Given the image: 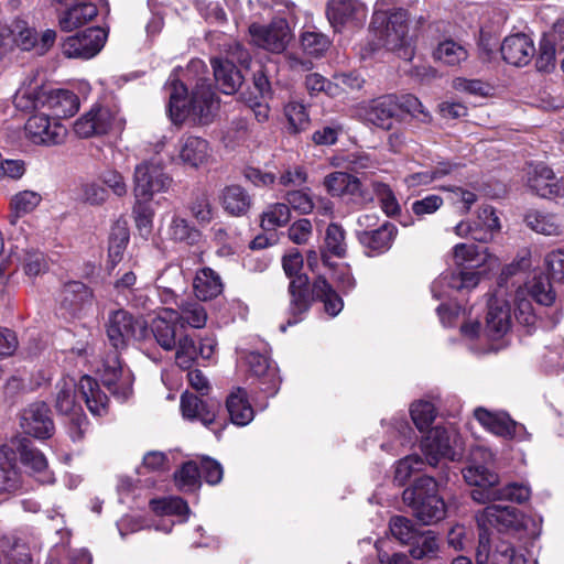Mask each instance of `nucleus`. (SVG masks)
Here are the masks:
<instances>
[{"instance_id": "29", "label": "nucleus", "mask_w": 564, "mask_h": 564, "mask_svg": "<svg viewBox=\"0 0 564 564\" xmlns=\"http://www.w3.org/2000/svg\"><path fill=\"white\" fill-rule=\"evenodd\" d=\"M203 398L199 394H193L188 390L184 391L181 395L182 416L184 420L198 421L209 427L215 422L216 412Z\"/></svg>"}, {"instance_id": "18", "label": "nucleus", "mask_w": 564, "mask_h": 564, "mask_svg": "<svg viewBox=\"0 0 564 564\" xmlns=\"http://www.w3.org/2000/svg\"><path fill=\"white\" fill-rule=\"evenodd\" d=\"M360 110L366 121L383 130H390L394 121H400L398 97L386 95L364 105Z\"/></svg>"}, {"instance_id": "57", "label": "nucleus", "mask_w": 564, "mask_h": 564, "mask_svg": "<svg viewBox=\"0 0 564 564\" xmlns=\"http://www.w3.org/2000/svg\"><path fill=\"white\" fill-rule=\"evenodd\" d=\"M326 250L338 257L343 258L346 254L345 230L341 226L332 223L328 225L325 235Z\"/></svg>"}, {"instance_id": "42", "label": "nucleus", "mask_w": 564, "mask_h": 564, "mask_svg": "<svg viewBox=\"0 0 564 564\" xmlns=\"http://www.w3.org/2000/svg\"><path fill=\"white\" fill-rule=\"evenodd\" d=\"M180 156L191 166L198 167L210 158L209 143L199 137H188L182 145Z\"/></svg>"}, {"instance_id": "59", "label": "nucleus", "mask_w": 564, "mask_h": 564, "mask_svg": "<svg viewBox=\"0 0 564 564\" xmlns=\"http://www.w3.org/2000/svg\"><path fill=\"white\" fill-rule=\"evenodd\" d=\"M200 486L202 480L198 464L193 460L184 463L178 469V489L184 488L186 491H196Z\"/></svg>"}, {"instance_id": "46", "label": "nucleus", "mask_w": 564, "mask_h": 564, "mask_svg": "<svg viewBox=\"0 0 564 564\" xmlns=\"http://www.w3.org/2000/svg\"><path fill=\"white\" fill-rule=\"evenodd\" d=\"M93 558L87 550H67L65 543L55 544L47 556L45 564H91Z\"/></svg>"}, {"instance_id": "36", "label": "nucleus", "mask_w": 564, "mask_h": 564, "mask_svg": "<svg viewBox=\"0 0 564 564\" xmlns=\"http://www.w3.org/2000/svg\"><path fill=\"white\" fill-rule=\"evenodd\" d=\"M98 14V9L94 3L80 1L59 14V26L65 32H72L82 28Z\"/></svg>"}, {"instance_id": "53", "label": "nucleus", "mask_w": 564, "mask_h": 564, "mask_svg": "<svg viewBox=\"0 0 564 564\" xmlns=\"http://www.w3.org/2000/svg\"><path fill=\"white\" fill-rule=\"evenodd\" d=\"M284 115L289 121V130L297 133L308 126L310 117L306 107L295 100L289 101L284 107Z\"/></svg>"}, {"instance_id": "32", "label": "nucleus", "mask_w": 564, "mask_h": 564, "mask_svg": "<svg viewBox=\"0 0 564 564\" xmlns=\"http://www.w3.org/2000/svg\"><path fill=\"white\" fill-rule=\"evenodd\" d=\"M43 105L46 106L56 118L74 116L79 109V99L68 89H52L45 94Z\"/></svg>"}, {"instance_id": "23", "label": "nucleus", "mask_w": 564, "mask_h": 564, "mask_svg": "<svg viewBox=\"0 0 564 564\" xmlns=\"http://www.w3.org/2000/svg\"><path fill=\"white\" fill-rule=\"evenodd\" d=\"M178 241L193 248L189 256H182L178 262L182 275L184 279H187L193 271L192 265H200L203 263L202 235L197 229L189 227L185 220L178 219Z\"/></svg>"}, {"instance_id": "58", "label": "nucleus", "mask_w": 564, "mask_h": 564, "mask_svg": "<svg viewBox=\"0 0 564 564\" xmlns=\"http://www.w3.org/2000/svg\"><path fill=\"white\" fill-rule=\"evenodd\" d=\"M129 241L128 228L122 224H116L109 237V258L112 263L120 261Z\"/></svg>"}, {"instance_id": "2", "label": "nucleus", "mask_w": 564, "mask_h": 564, "mask_svg": "<svg viewBox=\"0 0 564 564\" xmlns=\"http://www.w3.org/2000/svg\"><path fill=\"white\" fill-rule=\"evenodd\" d=\"M482 251L474 243H458L454 248L456 270L443 272L431 285L433 297L442 300L451 296L452 291L469 292L480 281L476 269L485 261Z\"/></svg>"}, {"instance_id": "17", "label": "nucleus", "mask_w": 564, "mask_h": 564, "mask_svg": "<svg viewBox=\"0 0 564 564\" xmlns=\"http://www.w3.org/2000/svg\"><path fill=\"white\" fill-rule=\"evenodd\" d=\"M326 14L332 26L339 31L348 24L361 25L367 18V8L359 0H328Z\"/></svg>"}, {"instance_id": "64", "label": "nucleus", "mask_w": 564, "mask_h": 564, "mask_svg": "<svg viewBox=\"0 0 564 564\" xmlns=\"http://www.w3.org/2000/svg\"><path fill=\"white\" fill-rule=\"evenodd\" d=\"M193 217L200 224H207L212 220L213 210L208 195L205 191H197L188 206Z\"/></svg>"}, {"instance_id": "38", "label": "nucleus", "mask_w": 564, "mask_h": 564, "mask_svg": "<svg viewBox=\"0 0 564 564\" xmlns=\"http://www.w3.org/2000/svg\"><path fill=\"white\" fill-rule=\"evenodd\" d=\"M17 453L9 446L0 447V494L10 492L19 487Z\"/></svg>"}, {"instance_id": "33", "label": "nucleus", "mask_w": 564, "mask_h": 564, "mask_svg": "<svg viewBox=\"0 0 564 564\" xmlns=\"http://www.w3.org/2000/svg\"><path fill=\"white\" fill-rule=\"evenodd\" d=\"M212 66L219 89L226 95L236 93L243 82V76L232 61L215 57L212 59Z\"/></svg>"}, {"instance_id": "11", "label": "nucleus", "mask_w": 564, "mask_h": 564, "mask_svg": "<svg viewBox=\"0 0 564 564\" xmlns=\"http://www.w3.org/2000/svg\"><path fill=\"white\" fill-rule=\"evenodd\" d=\"M126 119L117 109L108 106L94 105L74 123V131L79 138H91L109 132L111 129L122 130Z\"/></svg>"}, {"instance_id": "34", "label": "nucleus", "mask_w": 564, "mask_h": 564, "mask_svg": "<svg viewBox=\"0 0 564 564\" xmlns=\"http://www.w3.org/2000/svg\"><path fill=\"white\" fill-rule=\"evenodd\" d=\"M226 408L230 421L237 426H246L254 417V411L248 400V393L241 387L235 388L229 393L226 400Z\"/></svg>"}, {"instance_id": "48", "label": "nucleus", "mask_w": 564, "mask_h": 564, "mask_svg": "<svg viewBox=\"0 0 564 564\" xmlns=\"http://www.w3.org/2000/svg\"><path fill=\"white\" fill-rule=\"evenodd\" d=\"M525 289L536 304L550 306L555 301V292L547 276L535 275L527 283Z\"/></svg>"}, {"instance_id": "25", "label": "nucleus", "mask_w": 564, "mask_h": 564, "mask_svg": "<svg viewBox=\"0 0 564 564\" xmlns=\"http://www.w3.org/2000/svg\"><path fill=\"white\" fill-rule=\"evenodd\" d=\"M527 176L528 187L538 196L553 198L558 195L561 180L544 163L530 164Z\"/></svg>"}, {"instance_id": "52", "label": "nucleus", "mask_w": 564, "mask_h": 564, "mask_svg": "<svg viewBox=\"0 0 564 564\" xmlns=\"http://www.w3.org/2000/svg\"><path fill=\"white\" fill-rule=\"evenodd\" d=\"M290 208L285 203L270 205L262 214L261 226L264 230H274L290 220Z\"/></svg>"}, {"instance_id": "12", "label": "nucleus", "mask_w": 564, "mask_h": 564, "mask_svg": "<svg viewBox=\"0 0 564 564\" xmlns=\"http://www.w3.org/2000/svg\"><path fill=\"white\" fill-rule=\"evenodd\" d=\"M102 384L119 401H126L132 394L133 375L121 364L117 351H109L99 368Z\"/></svg>"}, {"instance_id": "14", "label": "nucleus", "mask_w": 564, "mask_h": 564, "mask_svg": "<svg viewBox=\"0 0 564 564\" xmlns=\"http://www.w3.org/2000/svg\"><path fill=\"white\" fill-rule=\"evenodd\" d=\"M171 182L172 178L165 175L160 162H142L134 169V198L151 199L154 193L164 191Z\"/></svg>"}, {"instance_id": "16", "label": "nucleus", "mask_w": 564, "mask_h": 564, "mask_svg": "<svg viewBox=\"0 0 564 564\" xmlns=\"http://www.w3.org/2000/svg\"><path fill=\"white\" fill-rule=\"evenodd\" d=\"M474 416L482 427L505 440L524 441L528 437L524 425L513 421L506 412H491L485 408H477Z\"/></svg>"}, {"instance_id": "21", "label": "nucleus", "mask_w": 564, "mask_h": 564, "mask_svg": "<svg viewBox=\"0 0 564 564\" xmlns=\"http://www.w3.org/2000/svg\"><path fill=\"white\" fill-rule=\"evenodd\" d=\"M246 361L250 373L259 380V389L267 395L273 397L280 388V377L276 366L264 355L251 351Z\"/></svg>"}, {"instance_id": "6", "label": "nucleus", "mask_w": 564, "mask_h": 564, "mask_svg": "<svg viewBox=\"0 0 564 564\" xmlns=\"http://www.w3.org/2000/svg\"><path fill=\"white\" fill-rule=\"evenodd\" d=\"M283 269L285 274L291 279L289 292L291 295L290 314L291 317L286 324H282L280 329L286 330L288 326H292L302 321V315L308 311L311 297L308 294V279L301 273L303 268V257L299 251L290 252L283 257Z\"/></svg>"}, {"instance_id": "60", "label": "nucleus", "mask_w": 564, "mask_h": 564, "mask_svg": "<svg viewBox=\"0 0 564 564\" xmlns=\"http://www.w3.org/2000/svg\"><path fill=\"white\" fill-rule=\"evenodd\" d=\"M425 462L419 455H409L397 463L394 479L403 485L414 473L422 471Z\"/></svg>"}, {"instance_id": "27", "label": "nucleus", "mask_w": 564, "mask_h": 564, "mask_svg": "<svg viewBox=\"0 0 564 564\" xmlns=\"http://www.w3.org/2000/svg\"><path fill=\"white\" fill-rule=\"evenodd\" d=\"M511 326V307L507 301L491 299L488 303L485 334L488 338L499 339L503 337Z\"/></svg>"}, {"instance_id": "44", "label": "nucleus", "mask_w": 564, "mask_h": 564, "mask_svg": "<svg viewBox=\"0 0 564 564\" xmlns=\"http://www.w3.org/2000/svg\"><path fill=\"white\" fill-rule=\"evenodd\" d=\"M20 455L23 465L30 467L37 474V479L41 482L50 484L53 481V475L47 469V460L42 452L26 444H22Z\"/></svg>"}, {"instance_id": "35", "label": "nucleus", "mask_w": 564, "mask_h": 564, "mask_svg": "<svg viewBox=\"0 0 564 564\" xmlns=\"http://www.w3.org/2000/svg\"><path fill=\"white\" fill-rule=\"evenodd\" d=\"M78 388L89 412L93 415L102 416L107 414L109 399L94 378L89 376L82 377Z\"/></svg>"}, {"instance_id": "31", "label": "nucleus", "mask_w": 564, "mask_h": 564, "mask_svg": "<svg viewBox=\"0 0 564 564\" xmlns=\"http://www.w3.org/2000/svg\"><path fill=\"white\" fill-rule=\"evenodd\" d=\"M151 332L158 344L165 350L176 346V314L171 307L163 308L153 319Z\"/></svg>"}, {"instance_id": "37", "label": "nucleus", "mask_w": 564, "mask_h": 564, "mask_svg": "<svg viewBox=\"0 0 564 564\" xmlns=\"http://www.w3.org/2000/svg\"><path fill=\"white\" fill-rule=\"evenodd\" d=\"M220 203L227 214L242 217L251 208L252 198L242 186L232 184L221 191Z\"/></svg>"}, {"instance_id": "51", "label": "nucleus", "mask_w": 564, "mask_h": 564, "mask_svg": "<svg viewBox=\"0 0 564 564\" xmlns=\"http://www.w3.org/2000/svg\"><path fill=\"white\" fill-rule=\"evenodd\" d=\"M207 322V313L198 302H188L178 311V325L202 328Z\"/></svg>"}, {"instance_id": "26", "label": "nucleus", "mask_w": 564, "mask_h": 564, "mask_svg": "<svg viewBox=\"0 0 564 564\" xmlns=\"http://www.w3.org/2000/svg\"><path fill=\"white\" fill-rule=\"evenodd\" d=\"M93 304L91 291L79 281L66 283L61 291V308L72 316H80Z\"/></svg>"}, {"instance_id": "39", "label": "nucleus", "mask_w": 564, "mask_h": 564, "mask_svg": "<svg viewBox=\"0 0 564 564\" xmlns=\"http://www.w3.org/2000/svg\"><path fill=\"white\" fill-rule=\"evenodd\" d=\"M42 196L35 191H21L10 199V213L8 220L11 226H17L21 217L32 213L41 203Z\"/></svg>"}, {"instance_id": "28", "label": "nucleus", "mask_w": 564, "mask_h": 564, "mask_svg": "<svg viewBox=\"0 0 564 564\" xmlns=\"http://www.w3.org/2000/svg\"><path fill=\"white\" fill-rule=\"evenodd\" d=\"M327 193L332 196H349L352 199L366 200L360 181L345 172H333L323 182Z\"/></svg>"}, {"instance_id": "15", "label": "nucleus", "mask_w": 564, "mask_h": 564, "mask_svg": "<svg viewBox=\"0 0 564 564\" xmlns=\"http://www.w3.org/2000/svg\"><path fill=\"white\" fill-rule=\"evenodd\" d=\"M24 129L28 139L37 145L59 144L67 134V129L57 119L44 113L31 116L26 120Z\"/></svg>"}, {"instance_id": "50", "label": "nucleus", "mask_w": 564, "mask_h": 564, "mask_svg": "<svg viewBox=\"0 0 564 564\" xmlns=\"http://www.w3.org/2000/svg\"><path fill=\"white\" fill-rule=\"evenodd\" d=\"M433 54L437 61L449 66L458 65L468 56L466 48L453 40L441 42Z\"/></svg>"}, {"instance_id": "10", "label": "nucleus", "mask_w": 564, "mask_h": 564, "mask_svg": "<svg viewBox=\"0 0 564 564\" xmlns=\"http://www.w3.org/2000/svg\"><path fill=\"white\" fill-rule=\"evenodd\" d=\"M457 447L458 433L453 425L434 426L421 443L426 463L432 467H436L443 458L452 462L456 460L460 456Z\"/></svg>"}, {"instance_id": "5", "label": "nucleus", "mask_w": 564, "mask_h": 564, "mask_svg": "<svg viewBox=\"0 0 564 564\" xmlns=\"http://www.w3.org/2000/svg\"><path fill=\"white\" fill-rule=\"evenodd\" d=\"M380 23L381 29L376 31L379 43L389 51L395 52L399 57L411 61L414 52L411 39L408 35V12L403 9L392 11L388 17L376 13L372 24Z\"/></svg>"}, {"instance_id": "54", "label": "nucleus", "mask_w": 564, "mask_h": 564, "mask_svg": "<svg viewBox=\"0 0 564 564\" xmlns=\"http://www.w3.org/2000/svg\"><path fill=\"white\" fill-rule=\"evenodd\" d=\"M392 431L395 434V443H383L381 448L391 454H397V446H406L414 440V431L405 419H395L392 424Z\"/></svg>"}, {"instance_id": "1", "label": "nucleus", "mask_w": 564, "mask_h": 564, "mask_svg": "<svg viewBox=\"0 0 564 564\" xmlns=\"http://www.w3.org/2000/svg\"><path fill=\"white\" fill-rule=\"evenodd\" d=\"M494 454L490 449L477 446L471 449L469 464L462 473L465 481L480 489L471 492L474 500L479 502L507 500L523 503L531 496V488L527 484L510 482L502 488H497L498 474L492 469Z\"/></svg>"}, {"instance_id": "41", "label": "nucleus", "mask_w": 564, "mask_h": 564, "mask_svg": "<svg viewBox=\"0 0 564 564\" xmlns=\"http://www.w3.org/2000/svg\"><path fill=\"white\" fill-rule=\"evenodd\" d=\"M312 296L314 300L324 303L325 312L330 316H336L344 307L341 297L335 292L325 278L315 279L312 286Z\"/></svg>"}, {"instance_id": "47", "label": "nucleus", "mask_w": 564, "mask_h": 564, "mask_svg": "<svg viewBox=\"0 0 564 564\" xmlns=\"http://www.w3.org/2000/svg\"><path fill=\"white\" fill-rule=\"evenodd\" d=\"M525 223L532 230L545 236H560L563 232L562 223L553 214L530 212L525 216Z\"/></svg>"}, {"instance_id": "40", "label": "nucleus", "mask_w": 564, "mask_h": 564, "mask_svg": "<svg viewBox=\"0 0 564 564\" xmlns=\"http://www.w3.org/2000/svg\"><path fill=\"white\" fill-rule=\"evenodd\" d=\"M214 341L205 339L199 343L197 348L195 341L188 336L178 338V368H188V364L194 361L199 355L204 359H209L214 352Z\"/></svg>"}, {"instance_id": "62", "label": "nucleus", "mask_w": 564, "mask_h": 564, "mask_svg": "<svg viewBox=\"0 0 564 564\" xmlns=\"http://www.w3.org/2000/svg\"><path fill=\"white\" fill-rule=\"evenodd\" d=\"M389 527L391 534L403 544H410L420 531L411 520L401 516L391 518Z\"/></svg>"}, {"instance_id": "13", "label": "nucleus", "mask_w": 564, "mask_h": 564, "mask_svg": "<svg viewBox=\"0 0 564 564\" xmlns=\"http://www.w3.org/2000/svg\"><path fill=\"white\" fill-rule=\"evenodd\" d=\"M107 37L108 33L105 29L88 28L66 37L62 45L63 53L69 58H93L102 50Z\"/></svg>"}, {"instance_id": "3", "label": "nucleus", "mask_w": 564, "mask_h": 564, "mask_svg": "<svg viewBox=\"0 0 564 564\" xmlns=\"http://www.w3.org/2000/svg\"><path fill=\"white\" fill-rule=\"evenodd\" d=\"M476 522L479 530L478 546L476 550V563L487 564L489 562V530L491 528L499 532L527 531L530 535L538 533L535 529L529 530V522L535 527V522L522 514L517 508L489 505L476 514Z\"/></svg>"}, {"instance_id": "43", "label": "nucleus", "mask_w": 564, "mask_h": 564, "mask_svg": "<svg viewBox=\"0 0 564 564\" xmlns=\"http://www.w3.org/2000/svg\"><path fill=\"white\" fill-rule=\"evenodd\" d=\"M151 510L160 518L154 524L155 530L171 533L175 524L176 499L174 497H162L150 500Z\"/></svg>"}, {"instance_id": "8", "label": "nucleus", "mask_w": 564, "mask_h": 564, "mask_svg": "<svg viewBox=\"0 0 564 564\" xmlns=\"http://www.w3.org/2000/svg\"><path fill=\"white\" fill-rule=\"evenodd\" d=\"M76 387L75 378L64 376L55 384L54 398L56 411L69 417L68 432L73 441L83 437L84 427L87 424V419L76 400Z\"/></svg>"}, {"instance_id": "45", "label": "nucleus", "mask_w": 564, "mask_h": 564, "mask_svg": "<svg viewBox=\"0 0 564 564\" xmlns=\"http://www.w3.org/2000/svg\"><path fill=\"white\" fill-rule=\"evenodd\" d=\"M409 545L410 554L415 560H431L438 552V541L432 530L419 531Z\"/></svg>"}, {"instance_id": "30", "label": "nucleus", "mask_w": 564, "mask_h": 564, "mask_svg": "<svg viewBox=\"0 0 564 564\" xmlns=\"http://www.w3.org/2000/svg\"><path fill=\"white\" fill-rule=\"evenodd\" d=\"M193 291L200 301H209L223 293L224 283L220 275L209 267L194 270Z\"/></svg>"}, {"instance_id": "56", "label": "nucleus", "mask_w": 564, "mask_h": 564, "mask_svg": "<svg viewBox=\"0 0 564 564\" xmlns=\"http://www.w3.org/2000/svg\"><path fill=\"white\" fill-rule=\"evenodd\" d=\"M23 270L29 276H36L48 269L44 254L34 249H22L20 256Z\"/></svg>"}, {"instance_id": "22", "label": "nucleus", "mask_w": 564, "mask_h": 564, "mask_svg": "<svg viewBox=\"0 0 564 564\" xmlns=\"http://www.w3.org/2000/svg\"><path fill=\"white\" fill-rule=\"evenodd\" d=\"M500 52L503 61L513 66H525L535 54V47L530 36L516 33L505 37Z\"/></svg>"}, {"instance_id": "61", "label": "nucleus", "mask_w": 564, "mask_h": 564, "mask_svg": "<svg viewBox=\"0 0 564 564\" xmlns=\"http://www.w3.org/2000/svg\"><path fill=\"white\" fill-rule=\"evenodd\" d=\"M79 198L91 206H100L109 198L108 189L97 182H86L79 187Z\"/></svg>"}, {"instance_id": "7", "label": "nucleus", "mask_w": 564, "mask_h": 564, "mask_svg": "<svg viewBox=\"0 0 564 564\" xmlns=\"http://www.w3.org/2000/svg\"><path fill=\"white\" fill-rule=\"evenodd\" d=\"M187 87L178 80V122L181 120H188L193 123H209L218 107V99L210 84L199 78L192 91L189 100L180 105L181 95H187Z\"/></svg>"}, {"instance_id": "55", "label": "nucleus", "mask_w": 564, "mask_h": 564, "mask_svg": "<svg viewBox=\"0 0 564 564\" xmlns=\"http://www.w3.org/2000/svg\"><path fill=\"white\" fill-rule=\"evenodd\" d=\"M410 414L413 423L420 432L430 427L435 419V408L429 401H417L411 405Z\"/></svg>"}, {"instance_id": "49", "label": "nucleus", "mask_w": 564, "mask_h": 564, "mask_svg": "<svg viewBox=\"0 0 564 564\" xmlns=\"http://www.w3.org/2000/svg\"><path fill=\"white\" fill-rule=\"evenodd\" d=\"M478 220L479 223L476 224V227L482 226L484 229L480 228L479 230H475L473 232V240L488 242L492 239L494 232L500 228L499 218L491 206H485L478 214Z\"/></svg>"}, {"instance_id": "4", "label": "nucleus", "mask_w": 564, "mask_h": 564, "mask_svg": "<svg viewBox=\"0 0 564 564\" xmlns=\"http://www.w3.org/2000/svg\"><path fill=\"white\" fill-rule=\"evenodd\" d=\"M449 480V470L442 467L438 480L433 476H422L414 484L404 489L402 499L413 514L424 524L442 520L446 514V506L438 496V487Z\"/></svg>"}, {"instance_id": "63", "label": "nucleus", "mask_w": 564, "mask_h": 564, "mask_svg": "<svg viewBox=\"0 0 564 564\" xmlns=\"http://www.w3.org/2000/svg\"><path fill=\"white\" fill-rule=\"evenodd\" d=\"M372 191L379 199L381 208L387 216L392 217L400 212V205L392 189L387 184L372 182Z\"/></svg>"}, {"instance_id": "20", "label": "nucleus", "mask_w": 564, "mask_h": 564, "mask_svg": "<svg viewBox=\"0 0 564 564\" xmlns=\"http://www.w3.org/2000/svg\"><path fill=\"white\" fill-rule=\"evenodd\" d=\"M21 427L25 434L47 438L53 434L54 423L45 402H34L23 410Z\"/></svg>"}, {"instance_id": "19", "label": "nucleus", "mask_w": 564, "mask_h": 564, "mask_svg": "<svg viewBox=\"0 0 564 564\" xmlns=\"http://www.w3.org/2000/svg\"><path fill=\"white\" fill-rule=\"evenodd\" d=\"M249 33L256 45L273 53L284 51L289 42V26L283 20L268 26L253 23Z\"/></svg>"}, {"instance_id": "24", "label": "nucleus", "mask_w": 564, "mask_h": 564, "mask_svg": "<svg viewBox=\"0 0 564 564\" xmlns=\"http://www.w3.org/2000/svg\"><path fill=\"white\" fill-rule=\"evenodd\" d=\"M397 234L398 228L393 224L386 221L377 229L357 231V237L366 249V254L373 257L387 252L392 247Z\"/></svg>"}, {"instance_id": "9", "label": "nucleus", "mask_w": 564, "mask_h": 564, "mask_svg": "<svg viewBox=\"0 0 564 564\" xmlns=\"http://www.w3.org/2000/svg\"><path fill=\"white\" fill-rule=\"evenodd\" d=\"M107 336L113 351L119 354L131 340H144L149 336V329L142 318H135L126 310H117L109 314Z\"/></svg>"}]
</instances>
